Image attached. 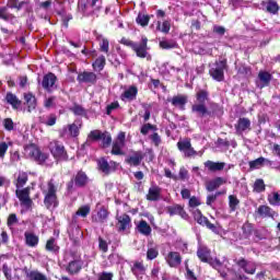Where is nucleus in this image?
Here are the masks:
<instances>
[{
  "label": "nucleus",
  "mask_w": 280,
  "mask_h": 280,
  "mask_svg": "<svg viewBox=\"0 0 280 280\" xmlns=\"http://www.w3.org/2000/svg\"><path fill=\"white\" fill-rule=\"evenodd\" d=\"M196 102L191 105V113H195L197 117L201 119L203 117H222L224 115V109L220 104L212 102L210 103V109L207 107V102H209V91L205 89H199L196 94Z\"/></svg>",
  "instance_id": "f257e3e1"
},
{
  "label": "nucleus",
  "mask_w": 280,
  "mask_h": 280,
  "mask_svg": "<svg viewBox=\"0 0 280 280\" xmlns=\"http://www.w3.org/2000/svg\"><path fill=\"white\" fill-rule=\"evenodd\" d=\"M120 45H125V47H130L132 51L136 54L137 58L152 60V55H150V46H148V37L142 36L140 42H133L126 37L120 39Z\"/></svg>",
  "instance_id": "f03ea898"
},
{
  "label": "nucleus",
  "mask_w": 280,
  "mask_h": 280,
  "mask_svg": "<svg viewBox=\"0 0 280 280\" xmlns=\"http://www.w3.org/2000/svg\"><path fill=\"white\" fill-rule=\"evenodd\" d=\"M44 205L46 209H57L60 201L58 200V182L50 178L47 182L46 189L43 190Z\"/></svg>",
  "instance_id": "7ed1b4c3"
},
{
  "label": "nucleus",
  "mask_w": 280,
  "mask_h": 280,
  "mask_svg": "<svg viewBox=\"0 0 280 280\" xmlns=\"http://www.w3.org/2000/svg\"><path fill=\"white\" fill-rule=\"evenodd\" d=\"M89 175H86V172L83 170H80L77 172L75 175L67 183V191L69 194L75 191V187L79 189H83V187H86L89 185Z\"/></svg>",
  "instance_id": "20e7f679"
},
{
  "label": "nucleus",
  "mask_w": 280,
  "mask_h": 280,
  "mask_svg": "<svg viewBox=\"0 0 280 280\" xmlns=\"http://www.w3.org/2000/svg\"><path fill=\"white\" fill-rule=\"evenodd\" d=\"M49 151L55 161H69V153H67L65 144L60 143V141H51L49 143Z\"/></svg>",
  "instance_id": "39448f33"
},
{
  "label": "nucleus",
  "mask_w": 280,
  "mask_h": 280,
  "mask_svg": "<svg viewBox=\"0 0 280 280\" xmlns=\"http://www.w3.org/2000/svg\"><path fill=\"white\" fill-rule=\"evenodd\" d=\"M214 66L215 68L209 70V75H211L215 82H224V71L229 69L226 59L215 61Z\"/></svg>",
  "instance_id": "423d86ee"
},
{
  "label": "nucleus",
  "mask_w": 280,
  "mask_h": 280,
  "mask_svg": "<svg viewBox=\"0 0 280 280\" xmlns=\"http://www.w3.org/2000/svg\"><path fill=\"white\" fill-rule=\"evenodd\" d=\"M27 151L31 159H33L37 165L47 163V160L49 159V153L42 152L40 148L34 143L27 147Z\"/></svg>",
  "instance_id": "0eeeda50"
},
{
  "label": "nucleus",
  "mask_w": 280,
  "mask_h": 280,
  "mask_svg": "<svg viewBox=\"0 0 280 280\" xmlns=\"http://www.w3.org/2000/svg\"><path fill=\"white\" fill-rule=\"evenodd\" d=\"M124 148H126V132L120 131L112 144L110 154L113 156H125Z\"/></svg>",
  "instance_id": "6e6552de"
},
{
  "label": "nucleus",
  "mask_w": 280,
  "mask_h": 280,
  "mask_svg": "<svg viewBox=\"0 0 280 280\" xmlns=\"http://www.w3.org/2000/svg\"><path fill=\"white\" fill-rule=\"evenodd\" d=\"M277 215H279V213L268 205H260L254 212V218L256 220H275Z\"/></svg>",
  "instance_id": "1a4fd4ad"
},
{
  "label": "nucleus",
  "mask_w": 280,
  "mask_h": 280,
  "mask_svg": "<svg viewBox=\"0 0 280 280\" xmlns=\"http://www.w3.org/2000/svg\"><path fill=\"white\" fill-rule=\"evenodd\" d=\"M192 218L197 222V224H200V226H207L212 233H218V226L215 224L211 223L207 217L202 214V211L200 209H196L192 211Z\"/></svg>",
  "instance_id": "9d476101"
},
{
  "label": "nucleus",
  "mask_w": 280,
  "mask_h": 280,
  "mask_svg": "<svg viewBox=\"0 0 280 280\" xmlns=\"http://www.w3.org/2000/svg\"><path fill=\"white\" fill-rule=\"evenodd\" d=\"M116 228L118 233H126L132 229V218H130L128 213L116 217Z\"/></svg>",
  "instance_id": "9b49d317"
},
{
  "label": "nucleus",
  "mask_w": 280,
  "mask_h": 280,
  "mask_svg": "<svg viewBox=\"0 0 280 280\" xmlns=\"http://www.w3.org/2000/svg\"><path fill=\"white\" fill-rule=\"evenodd\" d=\"M15 196L20 200L22 207H25L26 209H32V205H34V201L32 200V198H30V187L16 189Z\"/></svg>",
  "instance_id": "f8f14e48"
},
{
  "label": "nucleus",
  "mask_w": 280,
  "mask_h": 280,
  "mask_svg": "<svg viewBox=\"0 0 280 280\" xmlns=\"http://www.w3.org/2000/svg\"><path fill=\"white\" fill-rule=\"evenodd\" d=\"M77 81L79 84H90V86H94L97 84V74L91 71H82L78 73Z\"/></svg>",
  "instance_id": "ddd939ff"
},
{
  "label": "nucleus",
  "mask_w": 280,
  "mask_h": 280,
  "mask_svg": "<svg viewBox=\"0 0 280 280\" xmlns=\"http://www.w3.org/2000/svg\"><path fill=\"white\" fill-rule=\"evenodd\" d=\"M177 150L179 152H183L186 159H191V156H196L198 152L194 150V147H191V140L185 139L177 142Z\"/></svg>",
  "instance_id": "4468645a"
},
{
  "label": "nucleus",
  "mask_w": 280,
  "mask_h": 280,
  "mask_svg": "<svg viewBox=\"0 0 280 280\" xmlns=\"http://www.w3.org/2000/svg\"><path fill=\"white\" fill-rule=\"evenodd\" d=\"M56 82H58V77H56L54 72H48L43 77L42 86L44 91H47V93H54V86H56Z\"/></svg>",
  "instance_id": "2eb2a0df"
},
{
  "label": "nucleus",
  "mask_w": 280,
  "mask_h": 280,
  "mask_svg": "<svg viewBox=\"0 0 280 280\" xmlns=\"http://www.w3.org/2000/svg\"><path fill=\"white\" fill-rule=\"evenodd\" d=\"M96 163L100 172L105 174V176H109L110 172H115V166L117 165V162L115 161H110L108 163V160H106V158L98 159Z\"/></svg>",
  "instance_id": "dca6fc26"
},
{
  "label": "nucleus",
  "mask_w": 280,
  "mask_h": 280,
  "mask_svg": "<svg viewBox=\"0 0 280 280\" xmlns=\"http://www.w3.org/2000/svg\"><path fill=\"white\" fill-rule=\"evenodd\" d=\"M165 261L170 268H178L183 264V256L178 252H168Z\"/></svg>",
  "instance_id": "f3484780"
},
{
  "label": "nucleus",
  "mask_w": 280,
  "mask_h": 280,
  "mask_svg": "<svg viewBox=\"0 0 280 280\" xmlns=\"http://www.w3.org/2000/svg\"><path fill=\"white\" fill-rule=\"evenodd\" d=\"M144 159L145 153H143L142 151H136L133 152V155H129L125 159V163H127V165H130L131 167H139Z\"/></svg>",
  "instance_id": "a211bd4d"
},
{
  "label": "nucleus",
  "mask_w": 280,
  "mask_h": 280,
  "mask_svg": "<svg viewBox=\"0 0 280 280\" xmlns=\"http://www.w3.org/2000/svg\"><path fill=\"white\" fill-rule=\"evenodd\" d=\"M166 211L171 217L180 215L183 220H187L189 218V214L187 213V211H185V208L180 205L168 206L166 208Z\"/></svg>",
  "instance_id": "6ab92c4d"
},
{
  "label": "nucleus",
  "mask_w": 280,
  "mask_h": 280,
  "mask_svg": "<svg viewBox=\"0 0 280 280\" xmlns=\"http://www.w3.org/2000/svg\"><path fill=\"white\" fill-rule=\"evenodd\" d=\"M188 96L187 95H175L168 102L172 104V106H175V108H179V110H185V106H187L188 102Z\"/></svg>",
  "instance_id": "aec40b11"
},
{
  "label": "nucleus",
  "mask_w": 280,
  "mask_h": 280,
  "mask_svg": "<svg viewBox=\"0 0 280 280\" xmlns=\"http://www.w3.org/2000/svg\"><path fill=\"white\" fill-rule=\"evenodd\" d=\"M236 135H244L246 130H250V119L243 117L238 118L237 122L234 125Z\"/></svg>",
  "instance_id": "412c9836"
},
{
  "label": "nucleus",
  "mask_w": 280,
  "mask_h": 280,
  "mask_svg": "<svg viewBox=\"0 0 280 280\" xmlns=\"http://www.w3.org/2000/svg\"><path fill=\"white\" fill-rule=\"evenodd\" d=\"M83 264L84 262H82L81 258L71 260L66 267V271L70 275H79V272L82 270Z\"/></svg>",
  "instance_id": "4be33fe9"
},
{
  "label": "nucleus",
  "mask_w": 280,
  "mask_h": 280,
  "mask_svg": "<svg viewBox=\"0 0 280 280\" xmlns=\"http://www.w3.org/2000/svg\"><path fill=\"white\" fill-rule=\"evenodd\" d=\"M137 95H139V89L137 85H130L128 90H126L121 95L120 100L124 102L128 100L129 102H132L137 100Z\"/></svg>",
  "instance_id": "5701e85b"
},
{
  "label": "nucleus",
  "mask_w": 280,
  "mask_h": 280,
  "mask_svg": "<svg viewBox=\"0 0 280 280\" xmlns=\"http://www.w3.org/2000/svg\"><path fill=\"white\" fill-rule=\"evenodd\" d=\"M222 185H226V179H224V177H215L206 184V189L207 191H215V189L222 187Z\"/></svg>",
  "instance_id": "b1692460"
},
{
  "label": "nucleus",
  "mask_w": 280,
  "mask_h": 280,
  "mask_svg": "<svg viewBox=\"0 0 280 280\" xmlns=\"http://www.w3.org/2000/svg\"><path fill=\"white\" fill-rule=\"evenodd\" d=\"M197 257L202 264H209L213 257H211V249L208 247H199L197 249Z\"/></svg>",
  "instance_id": "393cba45"
},
{
  "label": "nucleus",
  "mask_w": 280,
  "mask_h": 280,
  "mask_svg": "<svg viewBox=\"0 0 280 280\" xmlns=\"http://www.w3.org/2000/svg\"><path fill=\"white\" fill-rule=\"evenodd\" d=\"M24 104L27 106L28 113H32V110H36V106H37L36 96L31 92L24 93Z\"/></svg>",
  "instance_id": "a878e982"
},
{
  "label": "nucleus",
  "mask_w": 280,
  "mask_h": 280,
  "mask_svg": "<svg viewBox=\"0 0 280 280\" xmlns=\"http://www.w3.org/2000/svg\"><path fill=\"white\" fill-rule=\"evenodd\" d=\"M161 199V187L154 185L149 188V191L147 194V200L150 202H156Z\"/></svg>",
  "instance_id": "bb28decb"
},
{
  "label": "nucleus",
  "mask_w": 280,
  "mask_h": 280,
  "mask_svg": "<svg viewBox=\"0 0 280 280\" xmlns=\"http://www.w3.org/2000/svg\"><path fill=\"white\" fill-rule=\"evenodd\" d=\"M5 102L12 106L13 110H19V108H21V104H23L22 101L19 100V97H16L12 92L7 93Z\"/></svg>",
  "instance_id": "cd10ccee"
},
{
  "label": "nucleus",
  "mask_w": 280,
  "mask_h": 280,
  "mask_svg": "<svg viewBox=\"0 0 280 280\" xmlns=\"http://www.w3.org/2000/svg\"><path fill=\"white\" fill-rule=\"evenodd\" d=\"M108 215H110V212L106 208H101L96 217H92V222L104 224V222H107Z\"/></svg>",
  "instance_id": "c85d7f7f"
},
{
  "label": "nucleus",
  "mask_w": 280,
  "mask_h": 280,
  "mask_svg": "<svg viewBox=\"0 0 280 280\" xmlns=\"http://www.w3.org/2000/svg\"><path fill=\"white\" fill-rule=\"evenodd\" d=\"M136 229L140 233V235H144L145 237L152 235V226H150V224H148V221L145 220L139 221Z\"/></svg>",
  "instance_id": "c756f323"
},
{
  "label": "nucleus",
  "mask_w": 280,
  "mask_h": 280,
  "mask_svg": "<svg viewBox=\"0 0 280 280\" xmlns=\"http://www.w3.org/2000/svg\"><path fill=\"white\" fill-rule=\"evenodd\" d=\"M225 166L226 163L224 162H213L211 160L205 162V167H207L209 172H222Z\"/></svg>",
  "instance_id": "7c9ffc66"
},
{
  "label": "nucleus",
  "mask_w": 280,
  "mask_h": 280,
  "mask_svg": "<svg viewBox=\"0 0 280 280\" xmlns=\"http://www.w3.org/2000/svg\"><path fill=\"white\" fill-rule=\"evenodd\" d=\"M24 237H25V244L26 246H30V248H36V246H38V242H39L38 235L32 232H25Z\"/></svg>",
  "instance_id": "2f4dec72"
},
{
  "label": "nucleus",
  "mask_w": 280,
  "mask_h": 280,
  "mask_svg": "<svg viewBox=\"0 0 280 280\" xmlns=\"http://www.w3.org/2000/svg\"><path fill=\"white\" fill-rule=\"evenodd\" d=\"M241 229H242L241 237H243V240H250V236L253 235V233L255 231V225H253V223L246 221L242 225Z\"/></svg>",
  "instance_id": "473e14b6"
},
{
  "label": "nucleus",
  "mask_w": 280,
  "mask_h": 280,
  "mask_svg": "<svg viewBox=\"0 0 280 280\" xmlns=\"http://www.w3.org/2000/svg\"><path fill=\"white\" fill-rule=\"evenodd\" d=\"M258 79L261 82V89L266 86H270V82H272V74L268 71L260 70L258 72Z\"/></svg>",
  "instance_id": "72a5a7b5"
},
{
  "label": "nucleus",
  "mask_w": 280,
  "mask_h": 280,
  "mask_svg": "<svg viewBox=\"0 0 280 280\" xmlns=\"http://www.w3.org/2000/svg\"><path fill=\"white\" fill-rule=\"evenodd\" d=\"M45 248L48 253H54L55 255H58L60 253V246L54 237L47 240Z\"/></svg>",
  "instance_id": "f704fd0d"
},
{
  "label": "nucleus",
  "mask_w": 280,
  "mask_h": 280,
  "mask_svg": "<svg viewBox=\"0 0 280 280\" xmlns=\"http://www.w3.org/2000/svg\"><path fill=\"white\" fill-rule=\"evenodd\" d=\"M264 163H267V165H272V161H270L264 156H260V158L249 162V168L259 170V167H262Z\"/></svg>",
  "instance_id": "c9c22d12"
},
{
  "label": "nucleus",
  "mask_w": 280,
  "mask_h": 280,
  "mask_svg": "<svg viewBox=\"0 0 280 280\" xmlns=\"http://www.w3.org/2000/svg\"><path fill=\"white\" fill-rule=\"evenodd\" d=\"M104 67H106V57L104 55H101L92 63V68L94 69V71H104Z\"/></svg>",
  "instance_id": "e433bc0d"
},
{
  "label": "nucleus",
  "mask_w": 280,
  "mask_h": 280,
  "mask_svg": "<svg viewBox=\"0 0 280 280\" xmlns=\"http://www.w3.org/2000/svg\"><path fill=\"white\" fill-rule=\"evenodd\" d=\"M170 30H172V22H170V20L163 21L162 26H161V21H158V25H156L158 32H162V34H170Z\"/></svg>",
  "instance_id": "4c0bfd02"
},
{
  "label": "nucleus",
  "mask_w": 280,
  "mask_h": 280,
  "mask_svg": "<svg viewBox=\"0 0 280 280\" xmlns=\"http://www.w3.org/2000/svg\"><path fill=\"white\" fill-rule=\"evenodd\" d=\"M151 18H154V15L139 13L136 19V22L138 23V25H141V27H148Z\"/></svg>",
  "instance_id": "58836bf2"
},
{
  "label": "nucleus",
  "mask_w": 280,
  "mask_h": 280,
  "mask_svg": "<svg viewBox=\"0 0 280 280\" xmlns=\"http://www.w3.org/2000/svg\"><path fill=\"white\" fill-rule=\"evenodd\" d=\"M101 141H102L101 148H103V150H106V148H110V145L113 144V136H110L108 131H105L103 132Z\"/></svg>",
  "instance_id": "ea45409f"
},
{
  "label": "nucleus",
  "mask_w": 280,
  "mask_h": 280,
  "mask_svg": "<svg viewBox=\"0 0 280 280\" xmlns=\"http://www.w3.org/2000/svg\"><path fill=\"white\" fill-rule=\"evenodd\" d=\"M229 207L230 213H235L237 211V207H240V199L235 195L229 196Z\"/></svg>",
  "instance_id": "a19ab883"
},
{
  "label": "nucleus",
  "mask_w": 280,
  "mask_h": 280,
  "mask_svg": "<svg viewBox=\"0 0 280 280\" xmlns=\"http://www.w3.org/2000/svg\"><path fill=\"white\" fill-rule=\"evenodd\" d=\"M161 49H178V43L176 40H161L159 43Z\"/></svg>",
  "instance_id": "79ce46f5"
},
{
  "label": "nucleus",
  "mask_w": 280,
  "mask_h": 280,
  "mask_svg": "<svg viewBox=\"0 0 280 280\" xmlns=\"http://www.w3.org/2000/svg\"><path fill=\"white\" fill-rule=\"evenodd\" d=\"M253 191L256 194H262V191H266V183L262 178H258L255 180L253 185Z\"/></svg>",
  "instance_id": "37998d69"
},
{
  "label": "nucleus",
  "mask_w": 280,
  "mask_h": 280,
  "mask_svg": "<svg viewBox=\"0 0 280 280\" xmlns=\"http://www.w3.org/2000/svg\"><path fill=\"white\" fill-rule=\"evenodd\" d=\"M27 180H28L27 173L25 172L20 173L15 184L16 188L21 189V187H25V185H27Z\"/></svg>",
  "instance_id": "c03bdc74"
},
{
  "label": "nucleus",
  "mask_w": 280,
  "mask_h": 280,
  "mask_svg": "<svg viewBox=\"0 0 280 280\" xmlns=\"http://www.w3.org/2000/svg\"><path fill=\"white\" fill-rule=\"evenodd\" d=\"M279 3H277V1L275 0H269L267 2V12H269V14H278L279 13Z\"/></svg>",
  "instance_id": "a18cd8bd"
},
{
  "label": "nucleus",
  "mask_w": 280,
  "mask_h": 280,
  "mask_svg": "<svg viewBox=\"0 0 280 280\" xmlns=\"http://www.w3.org/2000/svg\"><path fill=\"white\" fill-rule=\"evenodd\" d=\"M71 113L77 117H85L86 109L82 107V105L74 104L73 107L70 108Z\"/></svg>",
  "instance_id": "49530a36"
},
{
  "label": "nucleus",
  "mask_w": 280,
  "mask_h": 280,
  "mask_svg": "<svg viewBox=\"0 0 280 280\" xmlns=\"http://www.w3.org/2000/svg\"><path fill=\"white\" fill-rule=\"evenodd\" d=\"M26 277L30 280H47V277L39 271H26Z\"/></svg>",
  "instance_id": "de8ad7c7"
},
{
  "label": "nucleus",
  "mask_w": 280,
  "mask_h": 280,
  "mask_svg": "<svg viewBox=\"0 0 280 280\" xmlns=\"http://www.w3.org/2000/svg\"><path fill=\"white\" fill-rule=\"evenodd\" d=\"M21 10L24 8L25 14H34V5H32V2L30 0L21 1Z\"/></svg>",
  "instance_id": "09e8293b"
},
{
  "label": "nucleus",
  "mask_w": 280,
  "mask_h": 280,
  "mask_svg": "<svg viewBox=\"0 0 280 280\" xmlns=\"http://www.w3.org/2000/svg\"><path fill=\"white\" fill-rule=\"evenodd\" d=\"M237 73L240 75H244L245 78H250V75H253V70L250 67L246 66V65H242L238 70Z\"/></svg>",
  "instance_id": "8fccbe9b"
},
{
  "label": "nucleus",
  "mask_w": 280,
  "mask_h": 280,
  "mask_svg": "<svg viewBox=\"0 0 280 280\" xmlns=\"http://www.w3.org/2000/svg\"><path fill=\"white\" fill-rule=\"evenodd\" d=\"M68 132L70 133V137L75 139V137H80V127L75 125V122L68 125Z\"/></svg>",
  "instance_id": "3c124183"
},
{
  "label": "nucleus",
  "mask_w": 280,
  "mask_h": 280,
  "mask_svg": "<svg viewBox=\"0 0 280 280\" xmlns=\"http://www.w3.org/2000/svg\"><path fill=\"white\" fill-rule=\"evenodd\" d=\"M100 51L103 54H108L110 50V42H108V38H102L100 42Z\"/></svg>",
  "instance_id": "603ef678"
},
{
  "label": "nucleus",
  "mask_w": 280,
  "mask_h": 280,
  "mask_svg": "<svg viewBox=\"0 0 280 280\" xmlns=\"http://www.w3.org/2000/svg\"><path fill=\"white\" fill-rule=\"evenodd\" d=\"M56 121H58V116L56 114H49L47 116V120H42V124H44V126H56Z\"/></svg>",
  "instance_id": "864d4df0"
},
{
  "label": "nucleus",
  "mask_w": 280,
  "mask_h": 280,
  "mask_svg": "<svg viewBox=\"0 0 280 280\" xmlns=\"http://www.w3.org/2000/svg\"><path fill=\"white\" fill-rule=\"evenodd\" d=\"M268 202L271 207H279L280 206V194L272 192V197L268 196Z\"/></svg>",
  "instance_id": "5fc2aeb1"
},
{
  "label": "nucleus",
  "mask_w": 280,
  "mask_h": 280,
  "mask_svg": "<svg viewBox=\"0 0 280 280\" xmlns=\"http://www.w3.org/2000/svg\"><path fill=\"white\" fill-rule=\"evenodd\" d=\"M159 257V248L156 247H150L147 250V259L149 261H152L153 259H156Z\"/></svg>",
  "instance_id": "6e6d98bb"
},
{
  "label": "nucleus",
  "mask_w": 280,
  "mask_h": 280,
  "mask_svg": "<svg viewBox=\"0 0 280 280\" xmlns=\"http://www.w3.org/2000/svg\"><path fill=\"white\" fill-rule=\"evenodd\" d=\"M0 19L2 21H9L10 19H14V14L8 13V7H0Z\"/></svg>",
  "instance_id": "4d7b16f0"
},
{
  "label": "nucleus",
  "mask_w": 280,
  "mask_h": 280,
  "mask_svg": "<svg viewBox=\"0 0 280 280\" xmlns=\"http://www.w3.org/2000/svg\"><path fill=\"white\" fill-rule=\"evenodd\" d=\"M104 135V132L100 131V130H92L90 131V133L88 135V138L91 141H101L102 136Z\"/></svg>",
  "instance_id": "13d9d810"
},
{
  "label": "nucleus",
  "mask_w": 280,
  "mask_h": 280,
  "mask_svg": "<svg viewBox=\"0 0 280 280\" xmlns=\"http://www.w3.org/2000/svg\"><path fill=\"white\" fill-rule=\"evenodd\" d=\"M185 270H186V278L188 280H198V277H196V273H194L192 270L189 269V260H185Z\"/></svg>",
  "instance_id": "bf43d9fd"
},
{
  "label": "nucleus",
  "mask_w": 280,
  "mask_h": 280,
  "mask_svg": "<svg viewBox=\"0 0 280 280\" xmlns=\"http://www.w3.org/2000/svg\"><path fill=\"white\" fill-rule=\"evenodd\" d=\"M75 213H77V215H80L81 218H86V215H89V213H91V207L90 206L80 207Z\"/></svg>",
  "instance_id": "052dcab7"
},
{
  "label": "nucleus",
  "mask_w": 280,
  "mask_h": 280,
  "mask_svg": "<svg viewBox=\"0 0 280 280\" xmlns=\"http://www.w3.org/2000/svg\"><path fill=\"white\" fill-rule=\"evenodd\" d=\"M149 139L152 141L155 148H159V145H161L162 143L161 136L159 135V132H153L152 135L149 136Z\"/></svg>",
  "instance_id": "680f3d73"
},
{
  "label": "nucleus",
  "mask_w": 280,
  "mask_h": 280,
  "mask_svg": "<svg viewBox=\"0 0 280 280\" xmlns=\"http://www.w3.org/2000/svg\"><path fill=\"white\" fill-rule=\"evenodd\" d=\"M98 250H101V253H108V242L103 240L102 236L98 237Z\"/></svg>",
  "instance_id": "e2e57ef3"
},
{
  "label": "nucleus",
  "mask_w": 280,
  "mask_h": 280,
  "mask_svg": "<svg viewBox=\"0 0 280 280\" xmlns=\"http://www.w3.org/2000/svg\"><path fill=\"white\" fill-rule=\"evenodd\" d=\"M44 107L47 109L56 107V96H49L44 101Z\"/></svg>",
  "instance_id": "0e129e2a"
},
{
  "label": "nucleus",
  "mask_w": 280,
  "mask_h": 280,
  "mask_svg": "<svg viewBox=\"0 0 280 280\" xmlns=\"http://www.w3.org/2000/svg\"><path fill=\"white\" fill-rule=\"evenodd\" d=\"M178 178L179 180H189V171L185 166L179 168Z\"/></svg>",
  "instance_id": "69168bd1"
},
{
  "label": "nucleus",
  "mask_w": 280,
  "mask_h": 280,
  "mask_svg": "<svg viewBox=\"0 0 280 280\" xmlns=\"http://www.w3.org/2000/svg\"><path fill=\"white\" fill-rule=\"evenodd\" d=\"M7 7H9L10 10H18V12H20L21 2H19V0H8Z\"/></svg>",
  "instance_id": "338daca9"
},
{
  "label": "nucleus",
  "mask_w": 280,
  "mask_h": 280,
  "mask_svg": "<svg viewBox=\"0 0 280 280\" xmlns=\"http://www.w3.org/2000/svg\"><path fill=\"white\" fill-rule=\"evenodd\" d=\"M14 224H19V218L16 217V213H11L8 217L7 225L14 226Z\"/></svg>",
  "instance_id": "774afa93"
}]
</instances>
